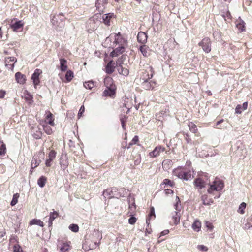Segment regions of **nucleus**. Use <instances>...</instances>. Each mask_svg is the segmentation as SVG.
Segmentation results:
<instances>
[{"mask_svg":"<svg viewBox=\"0 0 252 252\" xmlns=\"http://www.w3.org/2000/svg\"><path fill=\"white\" fill-rule=\"evenodd\" d=\"M105 43L109 45V47L114 48L117 45L127 46V40L120 32L118 33H113L106 38Z\"/></svg>","mask_w":252,"mask_h":252,"instance_id":"obj_1","label":"nucleus"},{"mask_svg":"<svg viewBox=\"0 0 252 252\" xmlns=\"http://www.w3.org/2000/svg\"><path fill=\"white\" fill-rule=\"evenodd\" d=\"M231 152L233 156L239 158L244 156L246 153V150L241 141H237L231 145Z\"/></svg>","mask_w":252,"mask_h":252,"instance_id":"obj_2","label":"nucleus"},{"mask_svg":"<svg viewBox=\"0 0 252 252\" xmlns=\"http://www.w3.org/2000/svg\"><path fill=\"white\" fill-rule=\"evenodd\" d=\"M224 187L223 182L220 180L216 179L210 184V187L207 189V192L209 194H214V191H220Z\"/></svg>","mask_w":252,"mask_h":252,"instance_id":"obj_3","label":"nucleus"},{"mask_svg":"<svg viewBox=\"0 0 252 252\" xmlns=\"http://www.w3.org/2000/svg\"><path fill=\"white\" fill-rule=\"evenodd\" d=\"M176 204L174 205L175 209L176 210L172 214V218L173 220L174 223L175 225H177L180 222V209L179 208V203L180 202V199L178 196L176 197Z\"/></svg>","mask_w":252,"mask_h":252,"instance_id":"obj_4","label":"nucleus"},{"mask_svg":"<svg viewBox=\"0 0 252 252\" xmlns=\"http://www.w3.org/2000/svg\"><path fill=\"white\" fill-rule=\"evenodd\" d=\"M117 191L118 189L116 188L107 189L103 191V195L104 198L109 199L113 197L118 198L120 195L117 193Z\"/></svg>","mask_w":252,"mask_h":252,"instance_id":"obj_5","label":"nucleus"},{"mask_svg":"<svg viewBox=\"0 0 252 252\" xmlns=\"http://www.w3.org/2000/svg\"><path fill=\"white\" fill-rule=\"evenodd\" d=\"M211 43L210 39L208 37L203 38L199 43V45L201 46L203 51L206 53H209L211 50Z\"/></svg>","mask_w":252,"mask_h":252,"instance_id":"obj_6","label":"nucleus"},{"mask_svg":"<svg viewBox=\"0 0 252 252\" xmlns=\"http://www.w3.org/2000/svg\"><path fill=\"white\" fill-rule=\"evenodd\" d=\"M156 84V82L153 80H144L142 82L141 86L143 89L149 90L154 89Z\"/></svg>","mask_w":252,"mask_h":252,"instance_id":"obj_7","label":"nucleus"},{"mask_svg":"<svg viewBox=\"0 0 252 252\" xmlns=\"http://www.w3.org/2000/svg\"><path fill=\"white\" fill-rule=\"evenodd\" d=\"M41 73V70L39 69H36L32 76V80L33 81L35 88H36V86L40 83L39 76Z\"/></svg>","mask_w":252,"mask_h":252,"instance_id":"obj_8","label":"nucleus"},{"mask_svg":"<svg viewBox=\"0 0 252 252\" xmlns=\"http://www.w3.org/2000/svg\"><path fill=\"white\" fill-rule=\"evenodd\" d=\"M126 46H121L117 45L116 47H114L113 51L110 53V55L112 57H117L120 54L123 53L125 51V48Z\"/></svg>","mask_w":252,"mask_h":252,"instance_id":"obj_9","label":"nucleus"},{"mask_svg":"<svg viewBox=\"0 0 252 252\" xmlns=\"http://www.w3.org/2000/svg\"><path fill=\"white\" fill-rule=\"evenodd\" d=\"M42 128L40 127H32L31 133L32 136L36 139L41 138L42 135Z\"/></svg>","mask_w":252,"mask_h":252,"instance_id":"obj_10","label":"nucleus"},{"mask_svg":"<svg viewBox=\"0 0 252 252\" xmlns=\"http://www.w3.org/2000/svg\"><path fill=\"white\" fill-rule=\"evenodd\" d=\"M154 75V71L153 68L151 66H149L145 72L143 73L142 78L143 80H151Z\"/></svg>","mask_w":252,"mask_h":252,"instance_id":"obj_11","label":"nucleus"},{"mask_svg":"<svg viewBox=\"0 0 252 252\" xmlns=\"http://www.w3.org/2000/svg\"><path fill=\"white\" fill-rule=\"evenodd\" d=\"M165 148L160 146H157L149 153V156L151 158L156 157L160 154V152H163Z\"/></svg>","mask_w":252,"mask_h":252,"instance_id":"obj_12","label":"nucleus"},{"mask_svg":"<svg viewBox=\"0 0 252 252\" xmlns=\"http://www.w3.org/2000/svg\"><path fill=\"white\" fill-rule=\"evenodd\" d=\"M114 18V14L112 13H109L104 14L102 16V22L107 26L110 24L111 20Z\"/></svg>","mask_w":252,"mask_h":252,"instance_id":"obj_13","label":"nucleus"},{"mask_svg":"<svg viewBox=\"0 0 252 252\" xmlns=\"http://www.w3.org/2000/svg\"><path fill=\"white\" fill-rule=\"evenodd\" d=\"M116 89V86H113L111 88H106L103 93V96L113 97L115 94Z\"/></svg>","mask_w":252,"mask_h":252,"instance_id":"obj_14","label":"nucleus"},{"mask_svg":"<svg viewBox=\"0 0 252 252\" xmlns=\"http://www.w3.org/2000/svg\"><path fill=\"white\" fill-rule=\"evenodd\" d=\"M194 184L195 186L198 188L199 189H201L205 188L206 183L201 178H198L194 180Z\"/></svg>","mask_w":252,"mask_h":252,"instance_id":"obj_15","label":"nucleus"},{"mask_svg":"<svg viewBox=\"0 0 252 252\" xmlns=\"http://www.w3.org/2000/svg\"><path fill=\"white\" fill-rule=\"evenodd\" d=\"M235 26L240 32L245 30V22L240 17L235 21Z\"/></svg>","mask_w":252,"mask_h":252,"instance_id":"obj_16","label":"nucleus"},{"mask_svg":"<svg viewBox=\"0 0 252 252\" xmlns=\"http://www.w3.org/2000/svg\"><path fill=\"white\" fill-rule=\"evenodd\" d=\"M139 50L144 57H148L150 55L151 51L149 48L146 45H141L139 47Z\"/></svg>","mask_w":252,"mask_h":252,"instance_id":"obj_17","label":"nucleus"},{"mask_svg":"<svg viewBox=\"0 0 252 252\" xmlns=\"http://www.w3.org/2000/svg\"><path fill=\"white\" fill-rule=\"evenodd\" d=\"M147 35L145 32H140L137 35V40L141 43H145L147 40Z\"/></svg>","mask_w":252,"mask_h":252,"instance_id":"obj_18","label":"nucleus"},{"mask_svg":"<svg viewBox=\"0 0 252 252\" xmlns=\"http://www.w3.org/2000/svg\"><path fill=\"white\" fill-rule=\"evenodd\" d=\"M60 164L61 168L65 170L68 165V162L66 156H62L60 159Z\"/></svg>","mask_w":252,"mask_h":252,"instance_id":"obj_19","label":"nucleus"},{"mask_svg":"<svg viewBox=\"0 0 252 252\" xmlns=\"http://www.w3.org/2000/svg\"><path fill=\"white\" fill-rule=\"evenodd\" d=\"M41 162V160L39 158V156L38 155H35L32 159V168H35L37 167L40 163Z\"/></svg>","mask_w":252,"mask_h":252,"instance_id":"obj_20","label":"nucleus"},{"mask_svg":"<svg viewBox=\"0 0 252 252\" xmlns=\"http://www.w3.org/2000/svg\"><path fill=\"white\" fill-rule=\"evenodd\" d=\"M16 80L17 83L23 84L26 81V77L24 75L22 74L20 72H17L15 75Z\"/></svg>","mask_w":252,"mask_h":252,"instance_id":"obj_21","label":"nucleus"},{"mask_svg":"<svg viewBox=\"0 0 252 252\" xmlns=\"http://www.w3.org/2000/svg\"><path fill=\"white\" fill-rule=\"evenodd\" d=\"M117 70L119 74L125 76H127L129 74V70L127 68L123 66L122 65L117 66Z\"/></svg>","mask_w":252,"mask_h":252,"instance_id":"obj_22","label":"nucleus"},{"mask_svg":"<svg viewBox=\"0 0 252 252\" xmlns=\"http://www.w3.org/2000/svg\"><path fill=\"white\" fill-rule=\"evenodd\" d=\"M45 121L50 125L54 124V120L53 114L50 111H46Z\"/></svg>","mask_w":252,"mask_h":252,"instance_id":"obj_23","label":"nucleus"},{"mask_svg":"<svg viewBox=\"0 0 252 252\" xmlns=\"http://www.w3.org/2000/svg\"><path fill=\"white\" fill-rule=\"evenodd\" d=\"M248 107L247 102H245L243 103L242 106L241 105H237L235 109V113L237 114H241L242 111L246 110Z\"/></svg>","mask_w":252,"mask_h":252,"instance_id":"obj_24","label":"nucleus"},{"mask_svg":"<svg viewBox=\"0 0 252 252\" xmlns=\"http://www.w3.org/2000/svg\"><path fill=\"white\" fill-rule=\"evenodd\" d=\"M115 67V63L112 61H110L106 66V72L108 74H111L114 71Z\"/></svg>","mask_w":252,"mask_h":252,"instance_id":"obj_25","label":"nucleus"},{"mask_svg":"<svg viewBox=\"0 0 252 252\" xmlns=\"http://www.w3.org/2000/svg\"><path fill=\"white\" fill-rule=\"evenodd\" d=\"M201 199L203 204L204 205H210L213 203V201L211 198H208V195L204 194L201 196Z\"/></svg>","mask_w":252,"mask_h":252,"instance_id":"obj_26","label":"nucleus"},{"mask_svg":"<svg viewBox=\"0 0 252 252\" xmlns=\"http://www.w3.org/2000/svg\"><path fill=\"white\" fill-rule=\"evenodd\" d=\"M184 170L181 167H178L177 168L173 170V174L175 176L178 177L179 178L182 179L183 177V173Z\"/></svg>","mask_w":252,"mask_h":252,"instance_id":"obj_27","label":"nucleus"},{"mask_svg":"<svg viewBox=\"0 0 252 252\" xmlns=\"http://www.w3.org/2000/svg\"><path fill=\"white\" fill-rule=\"evenodd\" d=\"M104 83L106 88H111L113 86H115L113 84V80L112 78L110 77H106L104 79Z\"/></svg>","mask_w":252,"mask_h":252,"instance_id":"obj_28","label":"nucleus"},{"mask_svg":"<svg viewBox=\"0 0 252 252\" xmlns=\"http://www.w3.org/2000/svg\"><path fill=\"white\" fill-rule=\"evenodd\" d=\"M156 217L155 209L153 207L150 208V213L148 215V217L146 219V224L148 226L150 224V220L151 219H154Z\"/></svg>","mask_w":252,"mask_h":252,"instance_id":"obj_29","label":"nucleus"},{"mask_svg":"<svg viewBox=\"0 0 252 252\" xmlns=\"http://www.w3.org/2000/svg\"><path fill=\"white\" fill-rule=\"evenodd\" d=\"M23 26V24L21 21H16L14 23L11 24L10 27L14 31H17L19 29L22 28Z\"/></svg>","mask_w":252,"mask_h":252,"instance_id":"obj_30","label":"nucleus"},{"mask_svg":"<svg viewBox=\"0 0 252 252\" xmlns=\"http://www.w3.org/2000/svg\"><path fill=\"white\" fill-rule=\"evenodd\" d=\"M60 70L62 71H66L67 69V61L63 58H61L60 59Z\"/></svg>","mask_w":252,"mask_h":252,"instance_id":"obj_31","label":"nucleus"},{"mask_svg":"<svg viewBox=\"0 0 252 252\" xmlns=\"http://www.w3.org/2000/svg\"><path fill=\"white\" fill-rule=\"evenodd\" d=\"M70 244V242H63L60 247V251L62 252H66L71 248Z\"/></svg>","mask_w":252,"mask_h":252,"instance_id":"obj_32","label":"nucleus"},{"mask_svg":"<svg viewBox=\"0 0 252 252\" xmlns=\"http://www.w3.org/2000/svg\"><path fill=\"white\" fill-rule=\"evenodd\" d=\"M201 227V223L198 220H195L192 224V228L196 232H199L200 230Z\"/></svg>","mask_w":252,"mask_h":252,"instance_id":"obj_33","label":"nucleus"},{"mask_svg":"<svg viewBox=\"0 0 252 252\" xmlns=\"http://www.w3.org/2000/svg\"><path fill=\"white\" fill-rule=\"evenodd\" d=\"M59 216V214L56 211H54L50 213V218L48 220V225L49 226H51L52 225V222L53 221L57 218Z\"/></svg>","mask_w":252,"mask_h":252,"instance_id":"obj_34","label":"nucleus"},{"mask_svg":"<svg viewBox=\"0 0 252 252\" xmlns=\"http://www.w3.org/2000/svg\"><path fill=\"white\" fill-rule=\"evenodd\" d=\"M93 235L97 237L98 240V242H97V241H95L94 242V245H93L92 246L91 249L95 248L97 245H98L100 243V241L101 239H102V235L101 234H100V233L98 231H94V232Z\"/></svg>","mask_w":252,"mask_h":252,"instance_id":"obj_35","label":"nucleus"},{"mask_svg":"<svg viewBox=\"0 0 252 252\" xmlns=\"http://www.w3.org/2000/svg\"><path fill=\"white\" fill-rule=\"evenodd\" d=\"M106 4L107 0H97L95 5L97 8L100 10L104 8Z\"/></svg>","mask_w":252,"mask_h":252,"instance_id":"obj_36","label":"nucleus"},{"mask_svg":"<svg viewBox=\"0 0 252 252\" xmlns=\"http://www.w3.org/2000/svg\"><path fill=\"white\" fill-rule=\"evenodd\" d=\"M47 178L45 176H42L38 179L37 184L40 187L43 188L44 187Z\"/></svg>","mask_w":252,"mask_h":252,"instance_id":"obj_37","label":"nucleus"},{"mask_svg":"<svg viewBox=\"0 0 252 252\" xmlns=\"http://www.w3.org/2000/svg\"><path fill=\"white\" fill-rule=\"evenodd\" d=\"M30 225H37L38 226L43 227L44 226L43 222L40 220L37 219H32V220L29 223Z\"/></svg>","mask_w":252,"mask_h":252,"instance_id":"obj_38","label":"nucleus"},{"mask_svg":"<svg viewBox=\"0 0 252 252\" xmlns=\"http://www.w3.org/2000/svg\"><path fill=\"white\" fill-rule=\"evenodd\" d=\"M24 99L30 104L33 102V97L29 93L26 92V94L24 96Z\"/></svg>","mask_w":252,"mask_h":252,"instance_id":"obj_39","label":"nucleus"},{"mask_svg":"<svg viewBox=\"0 0 252 252\" xmlns=\"http://www.w3.org/2000/svg\"><path fill=\"white\" fill-rule=\"evenodd\" d=\"M6 148L2 141H0V156H4L6 153Z\"/></svg>","mask_w":252,"mask_h":252,"instance_id":"obj_40","label":"nucleus"},{"mask_svg":"<svg viewBox=\"0 0 252 252\" xmlns=\"http://www.w3.org/2000/svg\"><path fill=\"white\" fill-rule=\"evenodd\" d=\"M74 77V73L71 70H68L65 74V79L67 82H70Z\"/></svg>","mask_w":252,"mask_h":252,"instance_id":"obj_41","label":"nucleus"},{"mask_svg":"<svg viewBox=\"0 0 252 252\" xmlns=\"http://www.w3.org/2000/svg\"><path fill=\"white\" fill-rule=\"evenodd\" d=\"M183 177L182 178V179H184L185 180H188L189 179H190L192 177V173L191 171H184L183 173Z\"/></svg>","mask_w":252,"mask_h":252,"instance_id":"obj_42","label":"nucleus"},{"mask_svg":"<svg viewBox=\"0 0 252 252\" xmlns=\"http://www.w3.org/2000/svg\"><path fill=\"white\" fill-rule=\"evenodd\" d=\"M94 86V82L92 81H89L87 82H85L84 83V86L88 89H92Z\"/></svg>","mask_w":252,"mask_h":252,"instance_id":"obj_43","label":"nucleus"},{"mask_svg":"<svg viewBox=\"0 0 252 252\" xmlns=\"http://www.w3.org/2000/svg\"><path fill=\"white\" fill-rule=\"evenodd\" d=\"M19 197V195L18 193H15L13 195L12 200L10 203L12 206L15 205L18 202V199Z\"/></svg>","mask_w":252,"mask_h":252,"instance_id":"obj_44","label":"nucleus"},{"mask_svg":"<svg viewBox=\"0 0 252 252\" xmlns=\"http://www.w3.org/2000/svg\"><path fill=\"white\" fill-rule=\"evenodd\" d=\"M246 204L245 203L242 202L241 203L238 208V212L241 214H243L245 212L244 210L246 208Z\"/></svg>","mask_w":252,"mask_h":252,"instance_id":"obj_45","label":"nucleus"},{"mask_svg":"<svg viewBox=\"0 0 252 252\" xmlns=\"http://www.w3.org/2000/svg\"><path fill=\"white\" fill-rule=\"evenodd\" d=\"M129 100L128 98H125V103L123 106V107H125L127 110L126 111V113L129 111L130 109L131 108L130 105L128 104Z\"/></svg>","mask_w":252,"mask_h":252,"instance_id":"obj_46","label":"nucleus"},{"mask_svg":"<svg viewBox=\"0 0 252 252\" xmlns=\"http://www.w3.org/2000/svg\"><path fill=\"white\" fill-rule=\"evenodd\" d=\"M69 228L74 232H77L79 231V227L76 224H71L69 226Z\"/></svg>","mask_w":252,"mask_h":252,"instance_id":"obj_47","label":"nucleus"},{"mask_svg":"<svg viewBox=\"0 0 252 252\" xmlns=\"http://www.w3.org/2000/svg\"><path fill=\"white\" fill-rule=\"evenodd\" d=\"M129 203L131 202V204H129V209L131 211L135 210L136 208V206H135V203H134V199L133 198H129Z\"/></svg>","mask_w":252,"mask_h":252,"instance_id":"obj_48","label":"nucleus"},{"mask_svg":"<svg viewBox=\"0 0 252 252\" xmlns=\"http://www.w3.org/2000/svg\"><path fill=\"white\" fill-rule=\"evenodd\" d=\"M5 66H7L9 69H10L11 70L13 69L14 67V63H11V62H9V61L8 60V59H5Z\"/></svg>","mask_w":252,"mask_h":252,"instance_id":"obj_49","label":"nucleus"},{"mask_svg":"<svg viewBox=\"0 0 252 252\" xmlns=\"http://www.w3.org/2000/svg\"><path fill=\"white\" fill-rule=\"evenodd\" d=\"M163 183L164 184L170 187H172L174 186V182L168 179H164Z\"/></svg>","mask_w":252,"mask_h":252,"instance_id":"obj_50","label":"nucleus"},{"mask_svg":"<svg viewBox=\"0 0 252 252\" xmlns=\"http://www.w3.org/2000/svg\"><path fill=\"white\" fill-rule=\"evenodd\" d=\"M42 129L44 130L45 132L50 135L52 133L53 130L51 127H42Z\"/></svg>","mask_w":252,"mask_h":252,"instance_id":"obj_51","label":"nucleus"},{"mask_svg":"<svg viewBox=\"0 0 252 252\" xmlns=\"http://www.w3.org/2000/svg\"><path fill=\"white\" fill-rule=\"evenodd\" d=\"M13 251L14 252H23L21 247L18 244L15 245L13 246Z\"/></svg>","mask_w":252,"mask_h":252,"instance_id":"obj_52","label":"nucleus"},{"mask_svg":"<svg viewBox=\"0 0 252 252\" xmlns=\"http://www.w3.org/2000/svg\"><path fill=\"white\" fill-rule=\"evenodd\" d=\"M56 156V153L54 150H51L49 153V158L53 160Z\"/></svg>","mask_w":252,"mask_h":252,"instance_id":"obj_53","label":"nucleus"},{"mask_svg":"<svg viewBox=\"0 0 252 252\" xmlns=\"http://www.w3.org/2000/svg\"><path fill=\"white\" fill-rule=\"evenodd\" d=\"M197 249L200 251L206 252L208 250V248L203 245H199L197 246Z\"/></svg>","mask_w":252,"mask_h":252,"instance_id":"obj_54","label":"nucleus"},{"mask_svg":"<svg viewBox=\"0 0 252 252\" xmlns=\"http://www.w3.org/2000/svg\"><path fill=\"white\" fill-rule=\"evenodd\" d=\"M85 111V107L84 105H82L81 106L78 113V118H80L81 117H82L83 113Z\"/></svg>","mask_w":252,"mask_h":252,"instance_id":"obj_55","label":"nucleus"},{"mask_svg":"<svg viewBox=\"0 0 252 252\" xmlns=\"http://www.w3.org/2000/svg\"><path fill=\"white\" fill-rule=\"evenodd\" d=\"M136 221V218L135 217L132 216L128 220V222L130 224H134Z\"/></svg>","mask_w":252,"mask_h":252,"instance_id":"obj_56","label":"nucleus"},{"mask_svg":"<svg viewBox=\"0 0 252 252\" xmlns=\"http://www.w3.org/2000/svg\"><path fill=\"white\" fill-rule=\"evenodd\" d=\"M138 137L137 136H135L133 138V139H132L131 142L130 143L129 145H132L133 144H135L137 143V142H138Z\"/></svg>","mask_w":252,"mask_h":252,"instance_id":"obj_57","label":"nucleus"},{"mask_svg":"<svg viewBox=\"0 0 252 252\" xmlns=\"http://www.w3.org/2000/svg\"><path fill=\"white\" fill-rule=\"evenodd\" d=\"M126 117L125 116L123 117H121L120 118V120H121V125H122V126H125L126 125Z\"/></svg>","mask_w":252,"mask_h":252,"instance_id":"obj_58","label":"nucleus"},{"mask_svg":"<svg viewBox=\"0 0 252 252\" xmlns=\"http://www.w3.org/2000/svg\"><path fill=\"white\" fill-rule=\"evenodd\" d=\"M53 160L49 158V159H47L46 160V162H45V164H46V166H47V167H50L51 166V162Z\"/></svg>","mask_w":252,"mask_h":252,"instance_id":"obj_59","label":"nucleus"},{"mask_svg":"<svg viewBox=\"0 0 252 252\" xmlns=\"http://www.w3.org/2000/svg\"><path fill=\"white\" fill-rule=\"evenodd\" d=\"M7 59H8V60L9 61V62H10L11 63H15L17 60L16 59V58L15 57H8L7 58H6Z\"/></svg>","mask_w":252,"mask_h":252,"instance_id":"obj_60","label":"nucleus"},{"mask_svg":"<svg viewBox=\"0 0 252 252\" xmlns=\"http://www.w3.org/2000/svg\"><path fill=\"white\" fill-rule=\"evenodd\" d=\"M206 226L208 228V229H210V230H212L213 228V226L211 223L208 222H206Z\"/></svg>","mask_w":252,"mask_h":252,"instance_id":"obj_61","label":"nucleus"},{"mask_svg":"<svg viewBox=\"0 0 252 252\" xmlns=\"http://www.w3.org/2000/svg\"><path fill=\"white\" fill-rule=\"evenodd\" d=\"M189 130L191 132H192L193 133H195L197 131V127H189Z\"/></svg>","mask_w":252,"mask_h":252,"instance_id":"obj_62","label":"nucleus"},{"mask_svg":"<svg viewBox=\"0 0 252 252\" xmlns=\"http://www.w3.org/2000/svg\"><path fill=\"white\" fill-rule=\"evenodd\" d=\"M223 17H224V18L225 21H227V20L226 19V17L230 19L231 18V16L230 13L229 11H227V13H226V15H223Z\"/></svg>","mask_w":252,"mask_h":252,"instance_id":"obj_63","label":"nucleus"},{"mask_svg":"<svg viewBox=\"0 0 252 252\" xmlns=\"http://www.w3.org/2000/svg\"><path fill=\"white\" fill-rule=\"evenodd\" d=\"M5 95V92L3 90H0V98H3Z\"/></svg>","mask_w":252,"mask_h":252,"instance_id":"obj_64","label":"nucleus"}]
</instances>
